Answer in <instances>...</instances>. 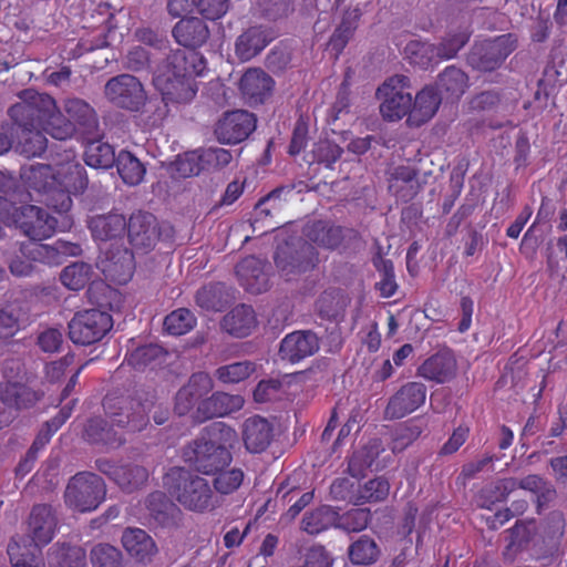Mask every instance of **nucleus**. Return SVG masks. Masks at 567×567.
Returning a JSON list of instances; mask_svg holds the SVG:
<instances>
[{
    "instance_id": "f257e3e1",
    "label": "nucleus",
    "mask_w": 567,
    "mask_h": 567,
    "mask_svg": "<svg viewBox=\"0 0 567 567\" xmlns=\"http://www.w3.org/2000/svg\"><path fill=\"white\" fill-rule=\"evenodd\" d=\"M236 436V431L229 425L224 422H214L203 430L200 436L183 447L182 457L199 473L216 474L228 466L233 457L228 449L216 443L214 439L231 442Z\"/></svg>"
},
{
    "instance_id": "f03ea898",
    "label": "nucleus",
    "mask_w": 567,
    "mask_h": 567,
    "mask_svg": "<svg viewBox=\"0 0 567 567\" xmlns=\"http://www.w3.org/2000/svg\"><path fill=\"white\" fill-rule=\"evenodd\" d=\"M163 484L169 495L188 511L204 513L219 504L209 482L185 467L169 468Z\"/></svg>"
},
{
    "instance_id": "7ed1b4c3",
    "label": "nucleus",
    "mask_w": 567,
    "mask_h": 567,
    "mask_svg": "<svg viewBox=\"0 0 567 567\" xmlns=\"http://www.w3.org/2000/svg\"><path fill=\"white\" fill-rule=\"evenodd\" d=\"M102 406L113 425L128 433H137L150 424L154 402L140 391L128 393L114 390L103 398Z\"/></svg>"
},
{
    "instance_id": "20e7f679",
    "label": "nucleus",
    "mask_w": 567,
    "mask_h": 567,
    "mask_svg": "<svg viewBox=\"0 0 567 567\" xmlns=\"http://www.w3.org/2000/svg\"><path fill=\"white\" fill-rule=\"evenodd\" d=\"M103 95L114 107L130 113H144L148 101L143 82L131 73L110 78L104 84Z\"/></svg>"
},
{
    "instance_id": "39448f33",
    "label": "nucleus",
    "mask_w": 567,
    "mask_h": 567,
    "mask_svg": "<svg viewBox=\"0 0 567 567\" xmlns=\"http://www.w3.org/2000/svg\"><path fill=\"white\" fill-rule=\"evenodd\" d=\"M274 260L281 276L290 281L313 269L318 262V254L309 241L291 238L277 246Z\"/></svg>"
},
{
    "instance_id": "423d86ee",
    "label": "nucleus",
    "mask_w": 567,
    "mask_h": 567,
    "mask_svg": "<svg viewBox=\"0 0 567 567\" xmlns=\"http://www.w3.org/2000/svg\"><path fill=\"white\" fill-rule=\"evenodd\" d=\"M517 37L506 33L494 39L475 42L466 56V62L474 71L487 73L501 68L508 55L517 48Z\"/></svg>"
},
{
    "instance_id": "0eeeda50",
    "label": "nucleus",
    "mask_w": 567,
    "mask_h": 567,
    "mask_svg": "<svg viewBox=\"0 0 567 567\" xmlns=\"http://www.w3.org/2000/svg\"><path fill=\"white\" fill-rule=\"evenodd\" d=\"M128 241L135 250L151 251L159 240H169L174 228L168 223H161L148 212H137L127 221Z\"/></svg>"
},
{
    "instance_id": "6e6552de",
    "label": "nucleus",
    "mask_w": 567,
    "mask_h": 567,
    "mask_svg": "<svg viewBox=\"0 0 567 567\" xmlns=\"http://www.w3.org/2000/svg\"><path fill=\"white\" fill-rule=\"evenodd\" d=\"M19 102L8 109V115L14 127H40L50 111H53L55 100L34 89H24L18 93Z\"/></svg>"
},
{
    "instance_id": "1a4fd4ad",
    "label": "nucleus",
    "mask_w": 567,
    "mask_h": 567,
    "mask_svg": "<svg viewBox=\"0 0 567 567\" xmlns=\"http://www.w3.org/2000/svg\"><path fill=\"white\" fill-rule=\"evenodd\" d=\"M104 480L93 472H79L66 485L65 502L80 512H90L105 499Z\"/></svg>"
},
{
    "instance_id": "9d476101",
    "label": "nucleus",
    "mask_w": 567,
    "mask_h": 567,
    "mask_svg": "<svg viewBox=\"0 0 567 567\" xmlns=\"http://www.w3.org/2000/svg\"><path fill=\"white\" fill-rule=\"evenodd\" d=\"M21 176L25 181L53 179L73 195L83 194L89 186L85 167L75 161L61 163L55 169L45 164L32 165Z\"/></svg>"
},
{
    "instance_id": "9b49d317",
    "label": "nucleus",
    "mask_w": 567,
    "mask_h": 567,
    "mask_svg": "<svg viewBox=\"0 0 567 567\" xmlns=\"http://www.w3.org/2000/svg\"><path fill=\"white\" fill-rule=\"evenodd\" d=\"M112 327V316L105 310L79 311L68 323L69 338L75 344H94L101 341Z\"/></svg>"
},
{
    "instance_id": "f8f14e48",
    "label": "nucleus",
    "mask_w": 567,
    "mask_h": 567,
    "mask_svg": "<svg viewBox=\"0 0 567 567\" xmlns=\"http://www.w3.org/2000/svg\"><path fill=\"white\" fill-rule=\"evenodd\" d=\"M410 79L405 75H394L388 79L378 90L377 97L382 100L380 112L388 121H396L411 112L412 94L405 92Z\"/></svg>"
},
{
    "instance_id": "ddd939ff",
    "label": "nucleus",
    "mask_w": 567,
    "mask_h": 567,
    "mask_svg": "<svg viewBox=\"0 0 567 567\" xmlns=\"http://www.w3.org/2000/svg\"><path fill=\"white\" fill-rule=\"evenodd\" d=\"M11 218L14 227L32 241L50 237L56 227V219L44 208L35 205L14 207Z\"/></svg>"
},
{
    "instance_id": "4468645a",
    "label": "nucleus",
    "mask_w": 567,
    "mask_h": 567,
    "mask_svg": "<svg viewBox=\"0 0 567 567\" xmlns=\"http://www.w3.org/2000/svg\"><path fill=\"white\" fill-rule=\"evenodd\" d=\"M205 70V61L197 53L192 52L188 55L181 49L171 50L162 59L153 71V83H157L159 76L179 79L190 75H202Z\"/></svg>"
},
{
    "instance_id": "2eb2a0df",
    "label": "nucleus",
    "mask_w": 567,
    "mask_h": 567,
    "mask_svg": "<svg viewBox=\"0 0 567 567\" xmlns=\"http://www.w3.org/2000/svg\"><path fill=\"white\" fill-rule=\"evenodd\" d=\"M255 114L245 110L226 112L215 125L214 134L221 144H238L256 130Z\"/></svg>"
},
{
    "instance_id": "dca6fc26",
    "label": "nucleus",
    "mask_w": 567,
    "mask_h": 567,
    "mask_svg": "<svg viewBox=\"0 0 567 567\" xmlns=\"http://www.w3.org/2000/svg\"><path fill=\"white\" fill-rule=\"evenodd\" d=\"M245 399L240 394H230L224 391H216L206 396L194 410L192 417L196 423H204L208 420L223 417L243 409Z\"/></svg>"
},
{
    "instance_id": "f3484780",
    "label": "nucleus",
    "mask_w": 567,
    "mask_h": 567,
    "mask_svg": "<svg viewBox=\"0 0 567 567\" xmlns=\"http://www.w3.org/2000/svg\"><path fill=\"white\" fill-rule=\"evenodd\" d=\"M426 399V386L422 382H408L390 399L384 410V417L398 420L419 409Z\"/></svg>"
},
{
    "instance_id": "a211bd4d",
    "label": "nucleus",
    "mask_w": 567,
    "mask_h": 567,
    "mask_svg": "<svg viewBox=\"0 0 567 567\" xmlns=\"http://www.w3.org/2000/svg\"><path fill=\"white\" fill-rule=\"evenodd\" d=\"M213 389L214 381L208 373H193L175 395V413L179 416L188 414Z\"/></svg>"
},
{
    "instance_id": "6ab92c4d",
    "label": "nucleus",
    "mask_w": 567,
    "mask_h": 567,
    "mask_svg": "<svg viewBox=\"0 0 567 567\" xmlns=\"http://www.w3.org/2000/svg\"><path fill=\"white\" fill-rule=\"evenodd\" d=\"M21 251L23 257L32 261L45 265H61L65 257L81 255L82 248L79 244L59 239L53 245L33 241L30 245L22 246Z\"/></svg>"
},
{
    "instance_id": "aec40b11",
    "label": "nucleus",
    "mask_w": 567,
    "mask_h": 567,
    "mask_svg": "<svg viewBox=\"0 0 567 567\" xmlns=\"http://www.w3.org/2000/svg\"><path fill=\"white\" fill-rule=\"evenodd\" d=\"M302 234L308 239L307 241L331 250L338 248L347 236L357 235L353 229L322 219L309 220L303 226Z\"/></svg>"
},
{
    "instance_id": "412c9836",
    "label": "nucleus",
    "mask_w": 567,
    "mask_h": 567,
    "mask_svg": "<svg viewBox=\"0 0 567 567\" xmlns=\"http://www.w3.org/2000/svg\"><path fill=\"white\" fill-rule=\"evenodd\" d=\"M274 79L260 68L248 69L241 76L239 89L250 106L266 103L272 95Z\"/></svg>"
},
{
    "instance_id": "4be33fe9",
    "label": "nucleus",
    "mask_w": 567,
    "mask_h": 567,
    "mask_svg": "<svg viewBox=\"0 0 567 567\" xmlns=\"http://www.w3.org/2000/svg\"><path fill=\"white\" fill-rule=\"evenodd\" d=\"M319 349V338L313 331L297 330L282 339L279 354L282 359L295 363L313 355Z\"/></svg>"
},
{
    "instance_id": "5701e85b",
    "label": "nucleus",
    "mask_w": 567,
    "mask_h": 567,
    "mask_svg": "<svg viewBox=\"0 0 567 567\" xmlns=\"http://www.w3.org/2000/svg\"><path fill=\"white\" fill-rule=\"evenodd\" d=\"M63 110L68 117L73 121L75 133L86 136H99V117L86 101L80 97H68L63 102Z\"/></svg>"
},
{
    "instance_id": "b1692460",
    "label": "nucleus",
    "mask_w": 567,
    "mask_h": 567,
    "mask_svg": "<svg viewBox=\"0 0 567 567\" xmlns=\"http://www.w3.org/2000/svg\"><path fill=\"white\" fill-rule=\"evenodd\" d=\"M58 517L50 504H35L28 518V536L42 544H49L55 533Z\"/></svg>"
},
{
    "instance_id": "393cba45",
    "label": "nucleus",
    "mask_w": 567,
    "mask_h": 567,
    "mask_svg": "<svg viewBox=\"0 0 567 567\" xmlns=\"http://www.w3.org/2000/svg\"><path fill=\"white\" fill-rule=\"evenodd\" d=\"M196 76L197 75H190L172 80L171 78L159 76L157 83L153 84L162 94L165 104H185L189 103L197 94L198 83L195 80Z\"/></svg>"
},
{
    "instance_id": "a878e982",
    "label": "nucleus",
    "mask_w": 567,
    "mask_h": 567,
    "mask_svg": "<svg viewBox=\"0 0 567 567\" xmlns=\"http://www.w3.org/2000/svg\"><path fill=\"white\" fill-rule=\"evenodd\" d=\"M456 359L453 352L444 348L435 354L427 358L417 369L419 375L435 381L436 383H445L452 380L456 374Z\"/></svg>"
},
{
    "instance_id": "bb28decb",
    "label": "nucleus",
    "mask_w": 567,
    "mask_h": 567,
    "mask_svg": "<svg viewBox=\"0 0 567 567\" xmlns=\"http://www.w3.org/2000/svg\"><path fill=\"white\" fill-rule=\"evenodd\" d=\"M262 260L255 256L244 258L236 266V274L241 286L249 292L258 295L269 287V276Z\"/></svg>"
},
{
    "instance_id": "cd10ccee",
    "label": "nucleus",
    "mask_w": 567,
    "mask_h": 567,
    "mask_svg": "<svg viewBox=\"0 0 567 567\" xmlns=\"http://www.w3.org/2000/svg\"><path fill=\"white\" fill-rule=\"evenodd\" d=\"M274 437V426L265 417L254 415L243 424V441L250 453L264 452Z\"/></svg>"
},
{
    "instance_id": "c85d7f7f",
    "label": "nucleus",
    "mask_w": 567,
    "mask_h": 567,
    "mask_svg": "<svg viewBox=\"0 0 567 567\" xmlns=\"http://www.w3.org/2000/svg\"><path fill=\"white\" fill-rule=\"evenodd\" d=\"M471 35L468 28H461L446 32L437 43L423 44L422 48L430 59L451 60L468 43Z\"/></svg>"
},
{
    "instance_id": "c756f323",
    "label": "nucleus",
    "mask_w": 567,
    "mask_h": 567,
    "mask_svg": "<svg viewBox=\"0 0 567 567\" xmlns=\"http://www.w3.org/2000/svg\"><path fill=\"white\" fill-rule=\"evenodd\" d=\"M150 518L162 527H173L178 524L182 512L179 507L164 493L155 491L145 499Z\"/></svg>"
},
{
    "instance_id": "7c9ffc66",
    "label": "nucleus",
    "mask_w": 567,
    "mask_h": 567,
    "mask_svg": "<svg viewBox=\"0 0 567 567\" xmlns=\"http://www.w3.org/2000/svg\"><path fill=\"white\" fill-rule=\"evenodd\" d=\"M82 437L90 444L103 445L107 449H118L126 442L125 437L101 416L91 417L84 423Z\"/></svg>"
},
{
    "instance_id": "2f4dec72",
    "label": "nucleus",
    "mask_w": 567,
    "mask_h": 567,
    "mask_svg": "<svg viewBox=\"0 0 567 567\" xmlns=\"http://www.w3.org/2000/svg\"><path fill=\"white\" fill-rule=\"evenodd\" d=\"M44 544L37 542L28 535H17L10 538L7 546V554L11 567L20 564L35 565L43 564L41 558V546Z\"/></svg>"
},
{
    "instance_id": "473e14b6",
    "label": "nucleus",
    "mask_w": 567,
    "mask_h": 567,
    "mask_svg": "<svg viewBox=\"0 0 567 567\" xmlns=\"http://www.w3.org/2000/svg\"><path fill=\"white\" fill-rule=\"evenodd\" d=\"M172 34L178 44L196 49L207 42L209 29L203 19L196 17L182 18L174 25Z\"/></svg>"
},
{
    "instance_id": "72a5a7b5",
    "label": "nucleus",
    "mask_w": 567,
    "mask_h": 567,
    "mask_svg": "<svg viewBox=\"0 0 567 567\" xmlns=\"http://www.w3.org/2000/svg\"><path fill=\"white\" fill-rule=\"evenodd\" d=\"M125 216L118 213H107L92 216L87 226L94 239L107 241L122 238L127 229Z\"/></svg>"
},
{
    "instance_id": "f704fd0d",
    "label": "nucleus",
    "mask_w": 567,
    "mask_h": 567,
    "mask_svg": "<svg viewBox=\"0 0 567 567\" xmlns=\"http://www.w3.org/2000/svg\"><path fill=\"white\" fill-rule=\"evenodd\" d=\"M220 326L228 334L245 338L257 327L256 312L251 306L237 305L224 316Z\"/></svg>"
},
{
    "instance_id": "c9c22d12",
    "label": "nucleus",
    "mask_w": 567,
    "mask_h": 567,
    "mask_svg": "<svg viewBox=\"0 0 567 567\" xmlns=\"http://www.w3.org/2000/svg\"><path fill=\"white\" fill-rule=\"evenodd\" d=\"M29 186L42 196V202L48 208L58 213H65L72 207L71 193L60 186L53 179L27 181Z\"/></svg>"
},
{
    "instance_id": "e433bc0d",
    "label": "nucleus",
    "mask_w": 567,
    "mask_h": 567,
    "mask_svg": "<svg viewBox=\"0 0 567 567\" xmlns=\"http://www.w3.org/2000/svg\"><path fill=\"white\" fill-rule=\"evenodd\" d=\"M44 393L34 391L20 382H0V401L17 410L30 409L43 398Z\"/></svg>"
},
{
    "instance_id": "4c0bfd02",
    "label": "nucleus",
    "mask_w": 567,
    "mask_h": 567,
    "mask_svg": "<svg viewBox=\"0 0 567 567\" xmlns=\"http://www.w3.org/2000/svg\"><path fill=\"white\" fill-rule=\"evenodd\" d=\"M122 544L132 557L143 564L151 563L157 554L154 539L140 528L125 529L122 535Z\"/></svg>"
},
{
    "instance_id": "58836bf2",
    "label": "nucleus",
    "mask_w": 567,
    "mask_h": 567,
    "mask_svg": "<svg viewBox=\"0 0 567 567\" xmlns=\"http://www.w3.org/2000/svg\"><path fill=\"white\" fill-rule=\"evenodd\" d=\"M292 193L293 187L279 186L261 197L254 207L255 218L251 223L252 227H255L257 223L281 213L286 208Z\"/></svg>"
},
{
    "instance_id": "ea45409f",
    "label": "nucleus",
    "mask_w": 567,
    "mask_h": 567,
    "mask_svg": "<svg viewBox=\"0 0 567 567\" xmlns=\"http://www.w3.org/2000/svg\"><path fill=\"white\" fill-rule=\"evenodd\" d=\"M235 299L234 291L223 282H212L197 290L195 300L207 311H221Z\"/></svg>"
},
{
    "instance_id": "a19ab883",
    "label": "nucleus",
    "mask_w": 567,
    "mask_h": 567,
    "mask_svg": "<svg viewBox=\"0 0 567 567\" xmlns=\"http://www.w3.org/2000/svg\"><path fill=\"white\" fill-rule=\"evenodd\" d=\"M268 29L255 25L244 31L236 41V54L241 61H249L258 55L270 42Z\"/></svg>"
},
{
    "instance_id": "79ce46f5",
    "label": "nucleus",
    "mask_w": 567,
    "mask_h": 567,
    "mask_svg": "<svg viewBox=\"0 0 567 567\" xmlns=\"http://www.w3.org/2000/svg\"><path fill=\"white\" fill-rule=\"evenodd\" d=\"M41 127H14L16 136L14 151L25 158L41 156L48 146V140L41 132Z\"/></svg>"
},
{
    "instance_id": "37998d69",
    "label": "nucleus",
    "mask_w": 567,
    "mask_h": 567,
    "mask_svg": "<svg viewBox=\"0 0 567 567\" xmlns=\"http://www.w3.org/2000/svg\"><path fill=\"white\" fill-rule=\"evenodd\" d=\"M442 96L434 86H425L421 90L412 103L409 121L420 126L431 120L439 110Z\"/></svg>"
},
{
    "instance_id": "c03bdc74",
    "label": "nucleus",
    "mask_w": 567,
    "mask_h": 567,
    "mask_svg": "<svg viewBox=\"0 0 567 567\" xmlns=\"http://www.w3.org/2000/svg\"><path fill=\"white\" fill-rule=\"evenodd\" d=\"M168 352L157 343H145L131 349L125 357L127 364L135 370L155 368L165 362Z\"/></svg>"
},
{
    "instance_id": "a18cd8bd",
    "label": "nucleus",
    "mask_w": 567,
    "mask_h": 567,
    "mask_svg": "<svg viewBox=\"0 0 567 567\" xmlns=\"http://www.w3.org/2000/svg\"><path fill=\"white\" fill-rule=\"evenodd\" d=\"M468 86V75L454 65L446 66L435 82V89L440 95L447 99H460Z\"/></svg>"
},
{
    "instance_id": "49530a36",
    "label": "nucleus",
    "mask_w": 567,
    "mask_h": 567,
    "mask_svg": "<svg viewBox=\"0 0 567 567\" xmlns=\"http://www.w3.org/2000/svg\"><path fill=\"white\" fill-rule=\"evenodd\" d=\"M87 301L96 306V310L114 311L118 310L122 302V296L117 289L112 288L104 280L94 279L86 290Z\"/></svg>"
},
{
    "instance_id": "de8ad7c7",
    "label": "nucleus",
    "mask_w": 567,
    "mask_h": 567,
    "mask_svg": "<svg viewBox=\"0 0 567 567\" xmlns=\"http://www.w3.org/2000/svg\"><path fill=\"white\" fill-rule=\"evenodd\" d=\"M361 16L362 13L359 8L347 9L343 12L340 23L329 39V47L337 55L343 51L349 41L353 38L359 27Z\"/></svg>"
},
{
    "instance_id": "09e8293b",
    "label": "nucleus",
    "mask_w": 567,
    "mask_h": 567,
    "mask_svg": "<svg viewBox=\"0 0 567 567\" xmlns=\"http://www.w3.org/2000/svg\"><path fill=\"white\" fill-rule=\"evenodd\" d=\"M383 451L380 439H372L360 450L353 452L349 458L348 472L354 478H361L365 475V471L372 466L374 461Z\"/></svg>"
},
{
    "instance_id": "8fccbe9b",
    "label": "nucleus",
    "mask_w": 567,
    "mask_h": 567,
    "mask_svg": "<svg viewBox=\"0 0 567 567\" xmlns=\"http://www.w3.org/2000/svg\"><path fill=\"white\" fill-rule=\"evenodd\" d=\"M97 277L91 264L74 261L64 267L60 272L61 284L72 291H79Z\"/></svg>"
},
{
    "instance_id": "3c124183",
    "label": "nucleus",
    "mask_w": 567,
    "mask_h": 567,
    "mask_svg": "<svg viewBox=\"0 0 567 567\" xmlns=\"http://www.w3.org/2000/svg\"><path fill=\"white\" fill-rule=\"evenodd\" d=\"M106 271L118 282H126L135 269L134 254L128 248H116L106 252Z\"/></svg>"
},
{
    "instance_id": "603ef678",
    "label": "nucleus",
    "mask_w": 567,
    "mask_h": 567,
    "mask_svg": "<svg viewBox=\"0 0 567 567\" xmlns=\"http://www.w3.org/2000/svg\"><path fill=\"white\" fill-rule=\"evenodd\" d=\"M115 164L118 175L126 185L136 186L143 182L146 166L132 152L121 151Z\"/></svg>"
},
{
    "instance_id": "864d4df0",
    "label": "nucleus",
    "mask_w": 567,
    "mask_h": 567,
    "mask_svg": "<svg viewBox=\"0 0 567 567\" xmlns=\"http://www.w3.org/2000/svg\"><path fill=\"white\" fill-rule=\"evenodd\" d=\"M337 511L329 505H321L307 512L301 520V529L310 535H317L330 527L336 528Z\"/></svg>"
},
{
    "instance_id": "5fc2aeb1",
    "label": "nucleus",
    "mask_w": 567,
    "mask_h": 567,
    "mask_svg": "<svg viewBox=\"0 0 567 567\" xmlns=\"http://www.w3.org/2000/svg\"><path fill=\"white\" fill-rule=\"evenodd\" d=\"M91 137L92 140L86 144L84 152L85 164L93 168L107 169L112 167L117 157L113 146L96 140L94 136Z\"/></svg>"
},
{
    "instance_id": "6e6d98bb",
    "label": "nucleus",
    "mask_w": 567,
    "mask_h": 567,
    "mask_svg": "<svg viewBox=\"0 0 567 567\" xmlns=\"http://www.w3.org/2000/svg\"><path fill=\"white\" fill-rule=\"evenodd\" d=\"M380 555L379 545L367 535L360 536L348 548V556L353 565L370 566L379 559Z\"/></svg>"
},
{
    "instance_id": "4d7b16f0",
    "label": "nucleus",
    "mask_w": 567,
    "mask_h": 567,
    "mask_svg": "<svg viewBox=\"0 0 567 567\" xmlns=\"http://www.w3.org/2000/svg\"><path fill=\"white\" fill-rule=\"evenodd\" d=\"M72 123L73 121L61 112L55 102L53 111H50L40 127L53 138L65 141L75 134V126Z\"/></svg>"
},
{
    "instance_id": "13d9d810",
    "label": "nucleus",
    "mask_w": 567,
    "mask_h": 567,
    "mask_svg": "<svg viewBox=\"0 0 567 567\" xmlns=\"http://www.w3.org/2000/svg\"><path fill=\"white\" fill-rule=\"evenodd\" d=\"M168 171L172 176L176 178H187L199 175L205 171L204 164H202L200 148L177 155L175 161L169 164Z\"/></svg>"
},
{
    "instance_id": "bf43d9fd",
    "label": "nucleus",
    "mask_w": 567,
    "mask_h": 567,
    "mask_svg": "<svg viewBox=\"0 0 567 567\" xmlns=\"http://www.w3.org/2000/svg\"><path fill=\"white\" fill-rule=\"evenodd\" d=\"M257 364L250 360L236 361L218 367L214 378L223 384H237L256 372Z\"/></svg>"
},
{
    "instance_id": "052dcab7",
    "label": "nucleus",
    "mask_w": 567,
    "mask_h": 567,
    "mask_svg": "<svg viewBox=\"0 0 567 567\" xmlns=\"http://www.w3.org/2000/svg\"><path fill=\"white\" fill-rule=\"evenodd\" d=\"M148 478L144 466L136 464L122 465L117 470L114 483L125 493H133L142 488Z\"/></svg>"
},
{
    "instance_id": "680f3d73",
    "label": "nucleus",
    "mask_w": 567,
    "mask_h": 567,
    "mask_svg": "<svg viewBox=\"0 0 567 567\" xmlns=\"http://www.w3.org/2000/svg\"><path fill=\"white\" fill-rule=\"evenodd\" d=\"M423 432V423L420 420H409L399 424L392 434L393 453H400L416 441Z\"/></svg>"
},
{
    "instance_id": "e2e57ef3",
    "label": "nucleus",
    "mask_w": 567,
    "mask_h": 567,
    "mask_svg": "<svg viewBox=\"0 0 567 567\" xmlns=\"http://www.w3.org/2000/svg\"><path fill=\"white\" fill-rule=\"evenodd\" d=\"M390 492V483L383 476L368 481L357 489L354 505H363L365 503H378L384 501Z\"/></svg>"
},
{
    "instance_id": "0e129e2a",
    "label": "nucleus",
    "mask_w": 567,
    "mask_h": 567,
    "mask_svg": "<svg viewBox=\"0 0 567 567\" xmlns=\"http://www.w3.org/2000/svg\"><path fill=\"white\" fill-rule=\"evenodd\" d=\"M371 520L369 508H352L343 514L337 511L336 528L347 533H359L367 528Z\"/></svg>"
},
{
    "instance_id": "69168bd1",
    "label": "nucleus",
    "mask_w": 567,
    "mask_h": 567,
    "mask_svg": "<svg viewBox=\"0 0 567 567\" xmlns=\"http://www.w3.org/2000/svg\"><path fill=\"white\" fill-rule=\"evenodd\" d=\"M196 324L194 313L187 308L172 311L164 319V330L173 336H182L190 331Z\"/></svg>"
},
{
    "instance_id": "338daca9",
    "label": "nucleus",
    "mask_w": 567,
    "mask_h": 567,
    "mask_svg": "<svg viewBox=\"0 0 567 567\" xmlns=\"http://www.w3.org/2000/svg\"><path fill=\"white\" fill-rule=\"evenodd\" d=\"M509 534V543L507 550L519 551L529 545L536 534L535 523L517 520L515 526L507 530Z\"/></svg>"
},
{
    "instance_id": "774afa93",
    "label": "nucleus",
    "mask_w": 567,
    "mask_h": 567,
    "mask_svg": "<svg viewBox=\"0 0 567 567\" xmlns=\"http://www.w3.org/2000/svg\"><path fill=\"white\" fill-rule=\"evenodd\" d=\"M90 559L93 567H121L122 553L110 544H97L92 547Z\"/></svg>"
}]
</instances>
